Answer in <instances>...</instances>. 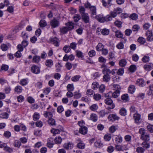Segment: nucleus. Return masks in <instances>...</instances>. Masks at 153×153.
<instances>
[{"mask_svg":"<svg viewBox=\"0 0 153 153\" xmlns=\"http://www.w3.org/2000/svg\"><path fill=\"white\" fill-rule=\"evenodd\" d=\"M110 113V112L109 111H108L102 110L100 111L99 112V114L100 117H103L105 115L108 114Z\"/></svg>","mask_w":153,"mask_h":153,"instance_id":"412c9836","label":"nucleus"},{"mask_svg":"<svg viewBox=\"0 0 153 153\" xmlns=\"http://www.w3.org/2000/svg\"><path fill=\"white\" fill-rule=\"evenodd\" d=\"M90 119L94 122L97 121V116L94 114H92L90 115Z\"/></svg>","mask_w":153,"mask_h":153,"instance_id":"473e14b6","label":"nucleus"},{"mask_svg":"<svg viewBox=\"0 0 153 153\" xmlns=\"http://www.w3.org/2000/svg\"><path fill=\"white\" fill-rule=\"evenodd\" d=\"M65 25L67 26L68 28V30H71L74 28V24L72 22H69L66 23Z\"/></svg>","mask_w":153,"mask_h":153,"instance_id":"2f4dec72","label":"nucleus"},{"mask_svg":"<svg viewBox=\"0 0 153 153\" xmlns=\"http://www.w3.org/2000/svg\"><path fill=\"white\" fill-rule=\"evenodd\" d=\"M22 87L19 85L16 86L14 89V92L17 94H19L21 93L22 91Z\"/></svg>","mask_w":153,"mask_h":153,"instance_id":"4be33fe9","label":"nucleus"},{"mask_svg":"<svg viewBox=\"0 0 153 153\" xmlns=\"http://www.w3.org/2000/svg\"><path fill=\"white\" fill-rule=\"evenodd\" d=\"M0 117L3 119H7L8 117V114L6 112L0 114Z\"/></svg>","mask_w":153,"mask_h":153,"instance_id":"3c124183","label":"nucleus"},{"mask_svg":"<svg viewBox=\"0 0 153 153\" xmlns=\"http://www.w3.org/2000/svg\"><path fill=\"white\" fill-rule=\"evenodd\" d=\"M59 20L54 19L51 22V25L53 28H55L59 25Z\"/></svg>","mask_w":153,"mask_h":153,"instance_id":"1a4fd4ad","label":"nucleus"},{"mask_svg":"<svg viewBox=\"0 0 153 153\" xmlns=\"http://www.w3.org/2000/svg\"><path fill=\"white\" fill-rule=\"evenodd\" d=\"M48 123L51 126H55L56 125V121L54 119L50 118L48 121Z\"/></svg>","mask_w":153,"mask_h":153,"instance_id":"cd10ccee","label":"nucleus"},{"mask_svg":"<svg viewBox=\"0 0 153 153\" xmlns=\"http://www.w3.org/2000/svg\"><path fill=\"white\" fill-rule=\"evenodd\" d=\"M117 130L115 126H113L110 127L109 128V131L111 133H114Z\"/></svg>","mask_w":153,"mask_h":153,"instance_id":"e2e57ef3","label":"nucleus"},{"mask_svg":"<svg viewBox=\"0 0 153 153\" xmlns=\"http://www.w3.org/2000/svg\"><path fill=\"white\" fill-rule=\"evenodd\" d=\"M68 28L66 27H64L60 28V32L63 34H65L68 31Z\"/></svg>","mask_w":153,"mask_h":153,"instance_id":"ea45409f","label":"nucleus"},{"mask_svg":"<svg viewBox=\"0 0 153 153\" xmlns=\"http://www.w3.org/2000/svg\"><path fill=\"white\" fill-rule=\"evenodd\" d=\"M77 44L74 42H73L71 43L70 45L69 46H68L69 48H71V49L75 50L76 48V45Z\"/></svg>","mask_w":153,"mask_h":153,"instance_id":"09e8293b","label":"nucleus"},{"mask_svg":"<svg viewBox=\"0 0 153 153\" xmlns=\"http://www.w3.org/2000/svg\"><path fill=\"white\" fill-rule=\"evenodd\" d=\"M33 119L34 121H37L40 118L39 114L37 112H35L33 115Z\"/></svg>","mask_w":153,"mask_h":153,"instance_id":"bb28decb","label":"nucleus"},{"mask_svg":"<svg viewBox=\"0 0 153 153\" xmlns=\"http://www.w3.org/2000/svg\"><path fill=\"white\" fill-rule=\"evenodd\" d=\"M140 28V26L137 25H134L132 28V30L133 31H137Z\"/></svg>","mask_w":153,"mask_h":153,"instance_id":"052dcab7","label":"nucleus"},{"mask_svg":"<svg viewBox=\"0 0 153 153\" xmlns=\"http://www.w3.org/2000/svg\"><path fill=\"white\" fill-rule=\"evenodd\" d=\"M109 121L113 122L115 120H118L120 119V117L116 114H111L109 115L108 117Z\"/></svg>","mask_w":153,"mask_h":153,"instance_id":"39448f33","label":"nucleus"},{"mask_svg":"<svg viewBox=\"0 0 153 153\" xmlns=\"http://www.w3.org/2000/svg\"><path fill=\"white\" fill-rule=\"evenodd\" d=\"M58 128H52L51 130V132L54 134H59L61 131H63V128L62 127L60 126H58Z\"/></svg>","mask_w":153,"mask_h":153,"instance_id":"423d86ee","label":"nucleus"},{"mask_svg":"<svg viewBox=\"0 0 153 153\" xmlns=\"http://www.w3.org/2000/svg\"><path fill=\"white\" fill-rule=\"evenodd\" d=\"M99 86L98 83L96 82H94L92 84V88L94 89L97 88Z\"/></svg>","mask_w":153,"mask_h":153,"instance_id":"774afa93","label":"nucleus"},{"mask_svg":"<svg viewBox=\"0 0 153 153\" xmlns=\"http://www.w3.org/2000/svg\"><path fill=\"white\" fill-rule=\"evenodd\" d=\"M144 69L147 71H149L152 69V66L150 65L146 64L144 66Z\"/></svg>","mask_w":153,"mask_h":153,"instance_id":"4d7b16f0","label":"nucleus"},{"mask_svg":"<svg viewBox=\"0 0 153 153\" xmlns=\"http://www.w3.org/2000/svg\"><path fill=\"white\" fill-rule=\"evenodd\" d=\"M122 100L124 102L128 101V96L127 94H125L121 96Z\"/></svg>","mask_w":153,"mask_h":153,"instance_id":"e433bc0d","label":"nucleus"},{"mask_svg":"<svg viewBox=\"0 0 153 153\" xmlns=\"http://www.w3.org/2000/svg\"><path fill=\"white\" fill-rule=\"evenodd\" d=\"M81 76L79 75H76L72 77L71 79L72 81L76 82L78 81Z\"/></svg>","mask_w":153,"mask_h":153,"instance_id":"37998d69","label":"nucleus"},{"mask_svg":"<svg viewBox=\"0 0 153 153\" xmlns=\"http://www.w3.org/2000/svg\"><path fill=\"white\" fill-rule=\"evenodd\" d=\"M115 30H113L115 33V35L116 37L119 38H122L123 36V33L120 30H117L116 29H115Z\"/></svg>","mask_w":153,"mask_h":153,"instance_id":"f8f14e48","label":"nucleus"},{"mask_svg":"<svg viewBox=\"0 0 153 153\" xmlns=\"http://www.w3.org/2000/svg\"><path fill=\"white\" fill-rule=\"evenodd\" d=\"M114 24L117 27L119 28H121L122 27V23L120 21H116L114 22Z\"/></svg>","mask_w":153,"mask_h":153,"instance_id":"864d4df0","label":"nucleus"},{"mask_svg":"<svg viewBox=\"0 0 153 153\" xmlns=\"http://www.w3.org/2000/svg\"><path fill=\"white\" fill-rule=\"evenodd\" d=\"M63 147L65 149H71L73 147V145L72 143L69 142L68 143H66L64 144Z\"/></svg>","mask_w":153,"mask_h":153,"instance_id":"393cba45","label":"nucleus"},{"mask_svg":"<svg viewBox=\"0 0 153 153\" xmlns=\"http://www.w3.org/2000/svg\"><path fill=\"white\" fill-rule=\"evenodd\" d=\"M147 141H144L142 143V145L143 147L145 149H147L149 147L150 144L149 143H147Z\"/></svg>","mask_w":153,"mask_h":153,"instance_id":"8fccbe9b","label":"nucleus"},{"mask_svg":"<svg viewBox=\"0 0 153 153\" xmlns=\"http://www.w3.org/2000/svg\"><path fill=\"white\" fill-rule=\"evenodd\" d=\"M88 132V128L87 127H80L79 129V132L83 135L87 134Z\"/></svg>","mask_w":153,"mask_h":153,"instance_id":"ddd939ff","label":"nucleus"},{"mask_svg":"<svg viewBox=\"0 0 153 153\" xmlns=\"http://www.w3.org/2000/svg\"><path fill=\"white\" fill-rule=\"evenodd\" d=\"M67 88L68 91H73L74 90L73 84H68L67 86Z\"/></svg>","mask_w":153,"mask_h":153,"instance_id":"a19ab883","label":"nucleus"},{"mask_svg":"<svg viewBox=\"0 0 153 153\" xmlns=\"http://www.w3.org/2000/svg\"><path fill=\"white\" fill-rule=\"evenodd\" d=\"M31 71L34 74H38L40 73V68L35 65H33L31 67Z\"/></svg>","mask_w":153,"mask_h":153,"instance_id":"0eeeda50","label":"nucleus"},{"mask_svg":"<svg viewBox=\"0 0 153 153\" xmlns=\"http://www.w3.org/2000/svg\"><path fill=\"white\" fill-rule=\"evenodd\" d=\"M21 143L20 141L16 140L14 143V146L15 147L19 148L21 145Z\"/></svg>","mask_w":153,"mask_h":153,"instance_id":"0e129e2a","label":"nucleus"},{"mask_svg":"<svg viewBox=\"0 0 153 153\" xmlns=\"http://www.w3.org/2000/svg\"><path fill=\"white\" fill-rule=\"evenodd\" d=\"M91 13L92 17H94V16L96 15V8L95 6H92L89 9Z\"/></svg>","mask_w":153,"mask_h":153,"instance_id":"6ab92c4d","label":"nucleus"},{"mask_svg":"<svg viewBox=\"0 0 153 153\" xmlns=\"http://www.w3.org/2000/svg\"><path fill=\"white\" fill-rule=\"evenodd\" d=\"M39 25L41 27H45L46 25L47 24L45 21L44 20H41L39 22Z\"/></svg>","mask_w":153,"mask_h":153,"instance_id":"680f3d73","label":"nucleus"},{"mask_svg":"<svg viewBox=\"0 0 153 153\" xmlns=\"http://www.w3.org/2000/svg\"><path fill=\"white\" fill-rule=\"evenodd\" d=\"M111 77L109 74H105L103 76V80L105 82H108L110 80Z\"/></svg>","mask_w":153,"mask_h":153,"instance_id":"c85d7f7f","label":"nucleus"},{"mask_svg":"<svg viewBox=\"0 0 153 153\" xmlns=\"http://www.w3.org/2000/svg\"><path fill=\"white\" fill-rule=\"evenodd\" d=\"M132 33V30L129 29H126L125 31V33L126 35L129 36Z\"/></svg>","mask_w":153,"mask_h":153,"instance_id":"bf43d9fd","label":"nucleus"},{"mask_svg":"<svg viewBox=\"0 0 153 153\" xmlns=\"http://www.w3.org/2000/svg\"><path fill=\"white\" fill-rule=\"evenodd\" d=\"M115 147L116 150L119 151H123L124 150H125L126 149V147L125 145L122 146L116 145Z\"/></svg>","mask_w":153,"mask_h":153,"instance_id":"4468645a","label":"nucleus"},{"mask_svg":"<svg viewBox=\"0 0 153 153\" xmlns=\"http://www.w3.org/2000/svg\"><path fill=\"white\" fill-rule=\"evenodd\" d=\"M55 112L54 109H52L51 112H48L47 111L44 112V116L45 117H48L49 116L52 117H53V113Z\"/></svg>","mask_w":153,"mask_h":153,"instance_id":"2eb2a0df","label":"nucleus"},{"mask_svg":"<svg viewBox=\"0 0 153 153\" xmlns=\"http://www.w3.org/2000/svg\"><path fill=\"white\" fill-rule=\"evenodd\" d=\"M28 79H24L21 80L20 84L22 86L26 85L28 83Z\"/></svg>","mask_w":153,"mask_h":153,"instance_id":"4c0bfd02","label":"nucleus"},{"mask_svg":"<svg viewBox=\"0 0 153 153\" xmlns=\"http://www.w3.org/2000/svg\"><path fill=\"white\" fill-rule=\"evenodd\" d=\"M40 61V56L36 55L33 57L32 62L33 63H38Z\"/></svg>","mask_w":153,"mask_h":153,"instance_id":"aec40b11","label":"nucleus"},{"mask_svg":"<svg viewBox=\"0 0 153 153\" xmlns=\"http://www.w3.org/2000/svg\"><path fill=\"white\" fill-rule=\"evenodd\" d=\"M139 133L141 135L140 139L144 141H148L150 140V136L146 132V131L143 128L139 129Z\"/></svg>","mask_w":153,"mask_h":153,"instance_id":"f03ea898","label":"nucleus"},{"mask_svg":"<svg viewBox=\"0 0 153 153\" xmlns=\"http://www.w3.org/2000/svg\"><path fill=\"white\" fill-rule=\"evenodd\" d=\"M65 66L67 70H70L72 68V65L71 63L68 62L65 64Z\"/></svg>","mask_w":153,"mask_h":153,"instance_id":"6e6d98bb","label":"nucleus"},{"mask_svg":"<svg viewBox=\"0 0 153 153\" xmlns=\"http://www.w3.org/2000/svg\"><path fill=\"white\" fill-rule=\"evenodd\" d=\"M114 140L117 144L121 143L123 141V138L120 135H117Z\"/></svg>","mask_w":153,"mask_h":153,"instance_id":"f3484780","label":"nucleus"},{"mask_svg":"<svg viewBox=\"0 0 153 153\" xmlns=\"http://www.w3.org/2000/svg\"><path fill=\"white\" fill-rule=\"evenodd\" d=\"M129 18L132 20H136L138 19V16L137 14L133 13L130 15Z\"/></svg>","mask_w":153,"mask_h":153,"instance_id":"c756f323","label":"nucleus"},{"mask_svg":"<svg viewBox=\"0 0 153 153\" xmlns=\"http://www.w3.org/2000/svg\"><path fill=\"white\" fill-rule=\"evenodd\" d=\"M120 91H115L114 92H112V97L114 98L117 97L120 95Z\"/></svg>","mask_w":153,"mask_h":153,"instance_id":"de8ad7c7","label":"nucleus"},{"mask_svg":"<svg viewBox=\"0 0 153 153\" xmlns=\"http://www.w3.org/2000/svg\"><path fill=\"white\" fill-rule=\"evenodd\" d=\"M102 72L104 74L109 75L111 74V71L110 69L105 68L102 70Z\"/></svg>","mask_w":153,"mask_h":153,"instance_id":"13d9d810","label":"nucleus"},{"mask_svg":"<svg viewBox=\"0 0 153 153\" xmlns=\"http://www.w3.org/2000/svg\"><path fill=\"white\" fill-rule=\"evenodd\" d=\"M98 106L96 104H94L90 107V110L93 111H96L98 108Z\"/></svg>","mask_w":153,"mask_h":153,"instance_id":"49530a36","label":"nucleus"},{"mask_svg":"<svg viewBox=\"0 0 153 153\" xmlns=\"http://www.w3.org/2000/svg\"><path fill=\"white\" fill-rule=\"evenodd\" d=\"M51 42L54 45L56 46H59V43L58 41L59 39L56 37H54L51 38L50 39Z\"/></svg>","mask_w":153,"mask_h":153,"instance_id":"9d476101","label":"nucleus"},{"mask_svg":"<svg viewBox=\"0 0 153 153\" xmlns=\"http://www.w3.org/2000/svg\"><path fill=\"white\" fill-rule=\"evenodd\" d=\"M127 62L125 59H122L120 60L119 62L120 65L122 67H125L126 65Z\"/></svg>","mask_w":153,"mask_h":153,"instance_id":"f704fd0d","label":"nucleus"},{"mask_svg":"<svg viewBox=\"0 0 153 153\" xmlns=\"http://www.w3.org/2000/svg\"><path fill=\"white\" fill-rule=\"evenodd\" d=\"M136 84L141 87H143L146 85L145 81L142 78L138 79L136 81Z\"/></svg>","mask_w":153,"mask_h":153,"instance_id":"6e6552de","label":"nucleus"},{"mask_svg":"<svg viewBox=\"0 0 153 153\" xmlns=\"http://www.w3.org/2000/svg\"><path fill=\"white\" fill-rule=\"evenodd\" d=\"M149 60V57L147 56H145L142 59V61L144 63L148 62Z\"/></svg>","mask_w":153,"mask_h":153,"instance_id":"603ef678","label":"nucleus"},{"mask_svg":"<svg viewBox=\"0 0 153 153\" xmlns=\"http://www.w3.org/2000/svg\"><path fill=\"white\" fill-rule=\"evenodd\" d=\"M81 17L80 15L76 14L74 15V21L77 22L81 19Z\"/></svg>","mask_w":153,"mask_h":153,"instance_id":"58836bf2","label":"nucleus"},{"mask_svg":"<svg viewBox=\"0 0 153 153\" xmlns=\"http://www.w3.org/2000/svg\"><path fill=\"white\" fill-rule=\"evenodd\" d=\"M139 57L137 54H134L132 56V60L135 62H137L138 61Z\"/></svg>","mask_w":153,"mask_h":153,"instance_id":"338daca9","label":"nucleus"},{"mask_svg":"<svg viewBox=\"0 0 153 153\" xmlns=\"http://www.w3.org/2000/svg\"><path fill=\"white\" fill-rule=\"evenodd\" d=\"M101 33L103 35H108L109 33V30L106 28H104L103 29L100 30Z\"/></svg>","mask_w":153,"mask_h":153,"instance_id":"a878e982","label":"nucleus"},{"mask_svg":"<svg viewBox=\"0 0 153 153\" xmlns=\"http://www.w3.org/2000/svg\"><path fill=\"white\" fill-rule=\"evenodd\" d=\"M45 63V65L48 68H51L53 65V62L51 59L46 60Z\"/></svg>","mask_w":153,"mask_h":153,"instance_id":"a211bd4d","label":"nucleus"},{"mask_svg":"<svg viewBox=\"0 0 153 153\" xmlns=\"http://www.w3.org/2000/svg\"><path fill=\"white\" fill-rule=\"evenodd\" d=\"M120 114L123 116H125L126 115L127 111L126 109L124 108H122L120 111Z\"/></svg>","mask_w":153,"mask_h":153,"instance_id":"c03bdc74","label":"nucleus"},{"mask_svg":"<svg viewBox=\"0 0 153 153\" xmlns=\"http://www.w3.org/2000/svg\"><path fill=\"white\" fill-rule=\"evenodd\" d=\"M115 58L114 52H110L108 54V59L113 60Z\"/></svg>","mask_w":153,"mask_h":153,"instance_id":"79ce46f5","label":"nucleus"},{"mask_svg":"<svg viewBox=\"0 0 153 153\" xmlns=\"http://www.w3.org/2000/svg\"><path fill=\"white\" fill-rule=\"evenodd\" d=\"M96 49L97 51H101L103 48V45L101 43H99L96 47Z\"/></svg>","mask_w":153,"mask_h":153,"instance_id":"72a5a7b5","label":"nucleus"},{"mask_svg":"<svg viewBox=\"0 0 153 153\" xmlns=\"http://www.w3.org/2000/svg\"><path fill=\"white\" fill-rule=\"evenodd\" d=\"M85 10L83 6L79 7V12L81 14L82 21L85 23H89L90 21V17L88 13L85 12Z\"/></svg>","mask_w":153,"mask_h":153,"instance_id":"f257e3e1","label":"nucleus"},{"mask_svg":"<svg viewBox=\"0 0 153 153\" xmlns=\"http://www.w3.org/2000/svg\"><path fill=\"white\" fill-rule=\"evenodd\" d=\"M80 142L78 143L77 145V147L80 149H85V144L82 142V141L80 140Z\"/></svg>","mask_w":153,"mask_h":153,"instance_id":"b1692460","label":"nucleus"},{"mask_svg":"<svg viewBox=\"0 0 153 153\" xmlns=\"http://www.w3.org/2000/svg\"><path fill=\"white\" fill-rule=\"evenodd\" d=\"M95 18L100 22H108L112 20L111 17L109 15H107L105 17H103L102 14H99L95 16Z\"/></svg>","mask_w":153,"mask_h":153,"instance_id":"7ed1b4c3","label":"nucleus"},{"mask_svg":"<svg viewBox=\"0 0 153 153\" xmlns=\"http://www.w3.org/2000/svg\"><path fill=\"white\" fill-rule=\"evenodd\" d=\"M135 86L133 85H130L128 88V92L130 94H133L135 91Z\"/></svg>","mask_w":153,"mask_h":153,"instance_id":"5701e85b","label":"nucleus"},{"mask_svg":"<svg viewBox=\"0 0 153 153\" xmlns=\"http://www.w3.org/2000/svg\"><path fill=\"white\" fill-rule=\"evenodd\" d=\"M140 115L137 113H135L134 114V118L136 123L137 124H139V121L140 119Z\"/></svg>","mask_w":153,"mask_h":153,"instance_id":"dca6fc26","label":"nucleus"},{"mask_svg":"<svg viewBox=\"0 0 153 153\" xmlns=\"http://www.w3.org/2000/svg\"><path fill=\"white\" fill-rule=\"evenodd\" d=\"M54 141L56 144H60L62 141V139L60 137H56L54 139Z\"/></svg>","mask_w":153,"mask_h":153,"instance_id":"7c9ffc66","label":"nucleus"},{"mask_svg":"<svg viewBox=\"0 0 153 153\" xmlns=\"http://www.w3.org/2000/svg\"><path fill=\"white\" fill-rule=\"evenodd\" d=\"M4 150L6 151V152L9 153H11L13 151V149L10 147L8 146L7 145H6V146L4 148Z\"/></svg>","mask_w":153,"mask_h":153,"instance_id":"a18cd8bd","label":"nucleus"},{"mask_svg":"<svg viewBox=\"0 0 153 153\" xmlns=\"http://www.w3.org/2000/svg\"><path fill=\"white\" fill-rule=\"evenodd\" d=\"M105 140L107 141H109L111 139V135L110 134H107L105 135L104 137Z\"/></svg>","mask_w":153,"mask_h":153,"instance_id":"c9c22d12","label":"nucleus"},{"mask_svg":"<svg viewBox=\"0 0 153 153\" xmlns=\"http://www.w3.org/2000/svg\"><path fill=\"white\" fill-rule=\"evenodd\" d=\"M63 50L66 53H68L70 51L71 49L69 48L68 46L65 45L63 48Z\"/></svg>","mask_w":153,"mask_h":153,"instance_id":"69168bd1","label":"nucleus"},{"mask_svg":"<svg viewBox=\"0 0 153 153\" xmlns=\"http://www.w3.org/2000/svg\"><path fill=\"white\" fill-rule=\"evenodd\" d=\"M105 104L108 105L109 106L107 108L108 110L112 109L115 107V105L113 103V101L110 98H106L104 100Z\"/></svg>","mask_w":153,"mask_h":153,"instance_id":"20e7f679","label":"nucleus"},{"mask_svg":"<svg viewBox=\"0 0 153 153\" xmlns=\"http://www.w3.org/2000/svg\"><path fill=\"white\" fill-rule=\"evenodd\" d=\"M138 42L140 43L141 44H144L146 42V40L143 37H139L138 39Z\"/></svg>","mask_w":153,"mask_h":153,"instance_id":"5fc2aeb1","label":"nucleus"},{"mask_svg":"<svg viewBox=\"0 0 153 153\" xmlns=\"http://www.w3.org/2000/svg\"><path fill=\"white\" fill-rule=\"evenodd\" d=\"M146 35L147 36V39L148 41H152L153 40V35L152 32L149 30L146 33Z\"/></svg>","mask_w":153,"mask_h":153,"instance_id":"9b49d317","label":"nucleus"}]
</instances>
